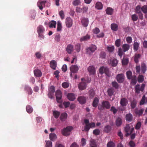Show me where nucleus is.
Masks as SVG:
<instances>
[{"instance_id":"obj_10","label":"nucleus","mask_w":147,"mask_h":147,"mask_svg":"<svg viewBox=\"0 0 147 147\" xmlns=\"http://www.w3.org/2000/svg\"><path fill=\"white\" fill-rule=\"evenodd\" d=\"M78 100L80 104H84L86 102V98L85 96H80L78 98Z\"/></svg>"},{"instance_id":"obj_25","label":"nucleus","mask_w":147,"mask_h":147,"mask_svg":"<svg viewBox=\"0 0 147 147\" xmlns=\"http://www.w3.org/2000/svg\"><path fill=\"white\" fill-rule=\"evenodd\" d=\"M57 66L56 62L55 60L52 61L50 63V66L52 69L55 70Z\"/></svg>"},{"instance_id":"obj_27","label":"nucleus","mask_w":147,"mask_h":147,"mask_svg":"<svg viewBox=\"0 0 147 147\" xmlns=\"http://www.w3.org/2000/svg\"><path fill=\"white\" fill-rule=\"evenodd\" d=\"M147 102V98H146L145 96L144 95L140 102V105H144L145 103H146Z\"/></svg>"},{"instance_id":"obj_45","label":"nucleus","mask_w":147,"mask_h":147,"mask_svg":"<svg viewBox=\"0 0 147 147\" xmlns=\"http://www.w3.org/2000/svg\"><path fill=\"white\" fill-rule=\"evenodd\" d=\"M122 123L121 119V118H118L116 121V124L117 126H120Z\"/></svg>"},{"instance_id":"obj_11","label":"nucleus","mask_w":147,"mask_h":147,"mask_svg":"<svg viewBox=\"0 0 147 147\" xmlns=\"http://www.w3.org/2000/svg\"><path fill=\"white\" fill-rule=\"evenodd\" d=\"M71 72L75 73L77 72L79 69V68L77 65H72L70 67Z\"/></svg>"},{"instance_id":"obj_14","label":"nucleus","mask_w":147,"mask_h":147,"mask_svg":"<svg viewBox=\"0 0 147 147\" xmlns=\"http://www.w3.org/2000/svg\"><path fill=\"white\" fill-rule=\"evenodd\" d=\"M128 100L126 98H123L121 99L120 104L121 105L122 107H125L126 106Z\"/></svg>"},{"instance_id":"obj_43","label":"nucleus","mask_w":147,"mask_h":147,"mask_svg":"<svg viewBox=\"0 0 147 147\" xmlns=\"http://www.w3.org/2000/svg\"><path fill=\"white\" fill-rule=\"evenodd\" d=\"M141 71L143 74L145 73L146 70V65L144 63H142L141 64Z\"/></svg>"},{"instance_id":"obj_18","label":"nucleus","mask_w":147,"mask_h":147,"mask_svg":"<svg viewBox=\"0 0 147 147\" xmlns=\"http://www.w3.org/2000/svg\"><path fill=\"white\" fill-rule=\"evenodd\" d=\"M81 22L83 26L84 27H86L88 24V19L87 18H83L81 20Z\"/></svg>"},{"instance_id":"obj_54","label":"nucleus","mask_w":147,"mask_h":147,"mask_svg":"<svg viewBox=\"0 0 147 147\" xmlns=\"http://www.w3.org/2000/svg\"><path fill=\"white\" fill-rule=\"evenodd\" d=\"M93 133L96 135H99L100 134V130L98 129H96L93 131Z\"/></svg>"},{"instance_id":"obj_57","label":"nucleus","mask_w":147,"mask_h":147,"mask_svg":"<svg viewBox=\"0 0 147 147\" xmlns=\"http://www.w3.org/2000/svg\"><path fill=\"white\" fill-rule=\"evenodd\" d=\"M61 29L62 26L60 22H58L57 30L58 31H59L61 30Z\"/></svg>"},{"instance_id":"obj_6","label":"nucleus","mask_w":147,"mask_h":147,"mask_svg":"<svg viewBox=\"0 0 147 147\" xmlns=\"http://www.w3.org/2000/svg\"><path fill=\"white\" fill-rule=\"evenodd\" d=\"M99 72L100 73L102 74L105 73L106 75L109 76V70L108 68L104 67H101L99 69Z\"/></svg>"},{"instance_id":"obj_47","label":"nucleus","mask_w":147,"mask_h":147,"mask_svg":"<svg viewBox=\"0 0 147 147\" xmlns=\"http://www.w3.org/2000/svg\"><path fill=\"white\" fill-rule=\"evenodd\" d=\"M141 55L140 54H136L134 57V61L136 63H137L139 61V59Z\"/></svg>"},{"instance_id":"obj_28","label":"nucleus","mask_w":147,"mask_h":147,"mask_svg":"<svg viewBox=\"0 0 147 147\" xmlns=\"http://www.w3.org/2000/svg\"><path fill=\"white\" fill-rule=\"evenodd\" d=\"M99 101V99L97 97H95L93 101L92 106L94 107H96L98 105Z\"/></svg>"},{"instance_id":"obj_31","label":"nucleus","mask_w":147,"mask_h":147,"mask_svg":"<svg viewBox=\"0 0 147 147\" xmlns=\"http://www.w3.org/2000/svg\"><path fill=\"white\" fill-rule=\"evenodd\" d=\"M45 30L44 27L42 25H39L37 28V32L38 33H42Z\"/></svg>"},{"instance_id":"obj_36","label":"nucleus","mask_w":147,"mask_h":147,"mask_svg":"<svg viewBox=\"0 0 147 147\" xmlns=\"http://www.w3.org/2000/svg\"><path fill=\"white\" fill-rule=\"evenodd\" d=\"M95 127V123L94 122H91L88 125V129L86 130V129H85L84 130L86 131H88L89 130V129L90 128H93Z\"/></svg>"},{"instance_id":"obj_41","label":"nucleus","mask_w":147,"mask_h":147,"mask_svg":"<svg viewBox=\"0 0 147 147\" xmlns=\"http://www.w3.org/2000/svg\"><path fill=\"white\" fill-rule=\"evenodd\" d=\"M25 90L27 91L29 94H31L32 93V90L31 87L28 86H26L25 88Z\"/></svg>"},{"instance_id":"obj_44","label":"nucleus","mask_w":147,"mask_h":147,"mask_svg":"<svg viewBox=\"0 0 147 147\" xmlns=\"http://www.w3.org/2000/svg\"><path fill=\"white\" fill-rule=\"evenodd\" d=\"M115 144L111 141L108 142L107 145V147H115Z\"/></svg>"},{"instance_id":"obj_53","label":"nucleus","mask_w":147,"mask_h":147,"mask_svg":"<svg viewBox=\"0 0 147 147\" xmlns=\"http://www.w3.org/2000/svg\"><path fill=\"white\" fill-rule=\"evenodd\" d=\"M141 10L145 14L147 13V5H144L141 7Z\"/></svg>"},{"instance_id":"obj_17","label":"nucleus","mask_w":147,"mask_h":147,"mask_svg":"<svg viewBox=\"0 0 147 147\" xmlns=\"http://www.w3.org/2000/svg\"><path fill=\"white\" fill-rule=\"evenodd\" d=\"M90 38V36L88 34H87L80 38V41L81 42H84L89 40Z\"/></svg>"},{"instance_id":"obj_49","label":"nucleus","mask_w":147,"mask_h":147,"mask_svg":"<svg viewBox=\"0 0 147 147\" xmlns=\"http://www.w3.org/2000/svg\"><path fill=\"white\" fill-rule=\"evenodd\" d=\"M81 45L79 43H78L76 44L75 47V49L76 51L79 52L80 50Z\"/></svg>"},{"instance_id":"obj_50","label":"nucleus","mask_w":147,"mask_h":147,"mask_svg":"<svg viewBox=\"0 0 147 147\" xmlns=\"http://www.w3.org/2000/svg\"><path fill=\"white\" fill-rule=\"evenodd\" d=\"M107 92L108 95L109 96H111L113 95L114 92V90L112 88H109Z\"/></svg>"},{"instance_id":"obj_33","label":"nucleus","mask_w":147,"mask_h":147,"mask_svg":"<svg viewBox=\"0 0 147 147\" xmlns=\"http://www.w3.org/2000/svg\"><path fill=\"white\" fill-rule=\"evenodd\" d=\"M144 110V109H142L139 110H138V108H136L134 110V112L136 114L138 115L139 116H140L142 115V114Z\"/></svg>"},{"instance_id":"obj_8","label":"nucleus","mask_w":147,"mask_h":147,"mask_svg":"<svg viewBox=\"0 0 147 147\" xmlns=\"http://www.w3.org/2000/svg\"><path fill=\"white\" fill-rule=\"evenodd\" d=\"M128 79L131 80V84L132 85H135L137 83V77L135 75H132Z\"/></svg>"},{"instance_id":"obj_61","label":"nucleus","mask_w":147,"mask_h":147,"mask_svg":"<svg viewBox=\"0 0 147 147\" xmlns=\"http://www.w3.org/2000/svg\"><path fill=\"white\" fill-rule=\"evenodd\" d=\"M80 3V0H75L72 3L75 6L78 5Z\"/></svg>"},{"instance_id":"obj_22","label":"nucleus","mask_w":147,"mask_h":147,"mask_svg":"<svg viewBox=\"0 0 147 147\" xmlns=\"http://www.w3.org/2000/svg\"><path fill=\"white\" fill-rule=\"evenodd\" d=\"M89 97L90 98H93L94 96L95 92L93 88H91L88 92Z\"/></svg>"},{"instance_id":"obj_39","label":"nucleus","mask_w":147,"mask_h":147,"mask_svg":"<svg viewBox=\"0 0 147 147\" xmlns=\"http://www.w3.org/2000/svg\"><path fill=\"white\" fill-rule=\"evenodd\" d=\"M111 127L109 125L106 126L104 128V131L107 133L111 131Z\"/></svg>"},{"instance_id":"obj_19","label":"nucleus","mask_w":147,"mask_h":147,"mask_svg":"<svg viewBox=\"0 0 147 147\" xmlns=\"http://www.w3.org/2000/svg\"><path fill=\"white\" fill-rule=\"evenodd\" d=\"M68 99L70 101H74L76 99L75 94L73 93H69L67 95Z\"/></svg>"},{"instance_id":"obj_51","label":"nucleus","mask_w":147,"mask_h":147,"mask_svg":"<svg viewBox=\"0 0 147 147\" xmlns=\"http://www.w3.org/2000/svg\"><path fill=\"white\" fill-rule=\"evenodd\" d=\"M114 47L113 46H107V49L109 52H111L113 51L114 50Z\"/></svg>"},{"instance_id":"obj_29","label":"nucleus","mask_w":147,"mask_h":147,"mask_svg":"<svg viewBox=\"0 0 147 147\" xmlns=\"http://www.w3.org/2000/svg\"><path fill=\"white\" fill-rule=\"evenodd\" d=\"M49 137L50 140L52 141H55L57 139V136L54 133H51L49 135Z\"/></svg>"},{"instance_id":"obj_46","label":"nucleus","mask_w":147,"mask_h":147,"mask_svg":"<svg viewBox=\"0 0 147 147\" xmlns=\"http://www.w3.org/2000/svg\"><path fill=\"white\" fill-rule=\"evenodd\" d=\"M26 110L27 112L29 113H31L33 111V109L30 105H27L26 107Z\"/></svg>"},{"instance_id":"obj_12","label":"nucleus","mask_w":147,"mask_h":147,"mask_svg":"<svg viewBox=\"0 0 147 147\" xmlns=\"http://www.w3.org/2000/svg\"><path fill=\"white\" fill-rule=\"evenodd\" d=\"M78 87L81 90H83L86 89V83L84 82H82L78 84Z\"/></svg>"},{"instance_id":"obj_34","label":"nucleus","mask_w":147,"mask_h":147,"mask_svg":"<svg viewBox=\"0 0 147 147\" xmlns=\"http://www.w3.org/2000/svg\"><path fill=\"white\" fill-rule=\"evenodd\" d=\"M126 119L127 121H131L132 120V115L131 113L127 114L126 115Z\"/></svg>"},{"instance_id":"obj_48","label":"nucleus","mask_w":147,"mask_h":147,"mask_svg":"<svg viewBox=\"0 0 147 147\" xmlns=\"http://www.w3.org/2000/svg\"><path fill=\"white\" fill-rule=\"evenodd\" d=\"M137 79L139 83H142L144 80V76L142 75H139Z\"/></svg>"},{"instance_id":"obj_9","label":"nucleus","mask_w":147,"mask_h":147,"mask_svg":"<svg viewBox=\"0 0 147 147\" xmlns=\"http://www.w3.org/2000/svg\"><path fill=\"white\" fill-rule=\"evenodd\" d=\"M65 23L67 27H71L72 25V20L70 17H67L65 20Z\"/></svg>"},{"instance_id":"obj_26","label":"nucleus","mask_w":147,"mask_h":147,"mask_svg":"<svg viewBox=\"0 0 147 147\" xmlns=\"http://www.w3.org/2000/svg\"><path fill=\"white\" fill-rule=\"evenodd\" d=\"M118 61L116 59H114L110 61V63L111 66L113 67L116 66L118 64Z\"/></svg>"},{"instance_id":"obj_55","label":"nucleus","mask_w":147,"mask_h":147,"mask_svg":"<svg viewBox=\"0 0 147 147\" xmlns=\"http://www.w3.org/2000/svg\"><path fill=\"white\" fill-rule=\"evenodd\" d=\"M106 55L105 53L103 51L101 52L99 54L100 57L102 59L105 58Z\"/></svg>"},{"instance_id":"obj_58","label":"nucleus","mask_w":147,"mask_h":147,"mask_svg":"<svg viewBox=\"0 0 147 147\" xmlns=\"http://www.w3.org/2000/svg\"><path fill=\"white\" fill-rule=\"evenodd\" d=\"M62 86L65 88H67L69 86V84L67 82H64L62 83Z\"/></svg>"},{"instance_id":"obj_42","label":"nucleus","mask_w":147,"mask_h":147,"mask_svg":"<svg viewBox=\"0 0 147 147\" xmlns=\"http://www.w3.org/2000/svg\"><path fill=\"white\" fill-rule=\"evenodd\" d=\"M84 122L85 124V126L84 127V129H86V130L88 129V125L90 123L88 119H85L84 120Z\"/></svg>"},{"instance_id":"obj_5","label":"nucleus","mask_w":147,"mask_h":147,"mask_svg":"<svg viewBox=\"0 0 147 147\" xmlns=\"http://www.w3.org/2000/svg\"><path fill=\"white\" fill-rule=\"evenodd\" d=\"M145 85L144 84H142L140 88V85L139 84H137L135 86V92L137 94H139L140 91L143 92L144 90Z\"/></svg>"},{"instance_id":"obj_13","label":"nucleus","mask_w":147,"mask_h":147,"mask_svg":"<svg viewBox=\"0 0 147 147\" xmlns=\"http://www.w3.org/2000/svg\"><path fill=\"white\" fill-rule=\"evenodd\" d=\"M73 46L69 44L67 46L66 51H67V53L69 54H71L73 51Z\"/></svg>"},{"instance_id":"obj_56","label":"nucleus","mask_w":147,"mask_h":147,"mask_svg":"<svg viewBox=\"0 0 147 147\" xmlns=\"http://www.w3.org/2000/svg\"><path fill=\"white\" fill-rule=\"evenodd\" d=\"M123 52L121 48H119L117 51V53L119 56L121 57L123 55Z\"/></svg>"},{"instance_id":"obj_32","label":"nucleus","mask_w":147,"mask_h":147,"mask_svg":"<svg viewBox=\"0 0 147 147\" xmlns=\"http://www.w3.org/2000/svg\"><path fill=\"white\" fill-rule=\"evenodd\" d=\"M133 46L134 51H136L138 50L139 46V44L137 42L134 41Z\"/></svg>"},{"instance_id":"obj_63","label":"nucleus","mask_w":147,"mask_h":147,"mask_svg":"<svg viewBox=\"0 0 147 147\" xmlns=\"http://www.w3.org/2000/svg\"><path fill=\"white\" fill-rule=\"evenodd\" d=\"M141 126V123L140 121H138L136 124L135 126V129L137 130L139 129Z\"/></svg>"},{"instance_id":"obj_24","label":"nucleus","mask_w":147,"mask_h":147,"mask_svg":"<svg viewBox=\"0 0 147 147\" xmlns=\"http://www.w3.org/2000/svg\"><path fill=\"white\" fill-rule=\"evenodd\" d=\"M122 48L124 52L127 51L130 48L129 45L127 44H125L122 46Z\"/></svg>"},{"instance_id":"obj_1","label":"nucleus","mask_w":147,"mask_h":147,"mask_svg":"<svg viewBox=\"0 0 147 147\" xmlns=\"http://www.w3.org/2000/svg\"><path fill=\"white\" fill-rule=\"evenodd\" d=\"M97 49L96 45L92 44L89 47H87L86 49V53L87 54L91 55Z\"/></svg>"},{"instance_id":"obj_16","label":"nucleus","mask_w":147,"mask_h":147,"mask_svg":"<svg viewBox=\"0 0 147 147\" xmlns=\"http://www.w3.org/2000/svg\"><path fill=\"white\" fill-rule=\"evenodd\" d=\"M102 105L104 108H105L107 109H109L111 106L110 103L107 101H103L102 102Z\"/></svg>"},{"instance_id":"obj_2","label":"nucleus","mask_w":147,"mask_h":147,"mask_svg":"<svg viewBox=\"0 0 147 147\" xmlns=\"http://www.w3.org/2000/svg\"><path fill=\"white\" fill-rule=\"evenodd\" d=\"M73 129V128L72 127L67 126L61 130V134L64 136H68L70 134V132Z\"/></svg>"},{"instance_id":"obj_38","label":"nucleus","mask_w":147,"mask_h":147,"mask_svg":"<svg viewBox=\"0 0 147 147\" xmlns=\"http://www.w3.org/2000/svg\"><path fill=\"white\" fill-rule=\"evenodd\" d=\"M95 7L98 9H102V3L100 2H98L96 4Z\"/></svg>"},{"instance_id":"obj_62","label":"nucleus","mask_w":147,"mask_h":147,"mask_svg":"<svg viewBox=\"0 0 147 147\" xmlns=\"http://www.w3.org/2000/svg\"><path fill=\"white\" fill-rule=\"evenodd\" d=\"M49 92H55V87L53 86H51L48 88Z\"/></svg>"},{"instance_id":"obj_23","label":"nucleus","mask_w":147,"mask_h":147,"mask_svg":"<svg viewBox=\"0 0 147 147\" xmlns=\"http://www.w3.org/2000/svg\"><path fill=\"white\" fill-rule=\"evenodd\" d=\"M137 101L135 100L134 99L131 102V107L132 109H134L136 107L137 104Z\"/></svg>"},{"instance_id":"obj_60","label":"nucleus","mask_w":147,"mask_h":147,"mask_svg":"<svg viewBox=\"0 0 147 147\" xmlns=\"http://www.w3.org/2000/svg\"><path fill=\"white\" fill-rule=\"evenodd\" d=\"M121 40L120 39H117L115 42V45L117 47H119L120 46Z\"/></svg>"},{"instance_id":"obj_59","label":"nucleus","mask_w":147,"mask_h":147,"mask_svg":"<svg viewBox=\"0 0 147 147\" xmlns=\"http://www.w3.org/2000/svg\"><path fill=\"white\" fill-rule=\"evenodd\" d=\"M131 18L133 21H136L138 20V18L137 15L134 14L131 16Z\"/></svg>"},{"instance_id":"obj_64","label":"nucleus","mask_w":147,"mask_h":147,"mask_svg":"<svg viewBox=\"0 0 147 147\" xmlns=\"http://www.w3.org/2000/svg\"><path fill=\"white\" fill-rule=\"evenodd\" d=\"M52 142L50 141L47 142L46 144V147H52Z\"/></svg>"},{"instance_id":"obj_4","label":"nucleus","mask_w":147,"mask_h":147,"mask_svg":"<svg viewBox=\"0 0 147 147\" xmlns=\"http://www.w3.org/2000/svg\"><path fill=\"white\" fill-rule=\"evenodd\" d=\"M124 129L126 133L125 134L126 136H127L131 134L134 131V128H132L131 129L129 125H127L126 126L124 127Z\"/></svg>"},{"instance_id":"obj_15","label":"nucleus","mask_w":147,"mask_h":147,"mask_svg":"<svg viewBox=\"0 0 147 147\" xmlns=\"http://www.w3.org/2000/svg\"><path fill=\"white\" fill-rule=\"evenodd\" d=\"M88 71L90 75H94L95 72L94 67L92 66H89L88 68Z\"/></svg>"},{"instance_id":"obj_37","label":"nucleus","mask_w":147,"mask_h":147,"mask_svg":"<svg viewBox=\"0 0 147 147\" xmlns=\"http://www.w3.org/2000/svg\"><path fill=\"white\" fill-rule=\"evenodd\" d=\"M111 28L112 30L114 31H117L118 28L117 25L116 24H112L111 25Z\"/></svg>"},{"instance_id":"obj_35","label":"nucleus","mask_w":147,"mask_h":147,"mask_svg":"<svg viewBox=\"0 0 147 147\" xmlns=\"http://www.w3.org/2000/svg\"><path fill=\"white\" fill-rule=\"evenodd\" d=\"M49 27L50 28L56 27V22L54 20H51L49 23Z\"/></svg>"},{"instance_id":"obj_3","label":"nucleus","mask_w":147,"mask_h":147,"mask_svg":"<svg viewBox=\"0 0 147 147\" xmlns=\"http://www.w3.org/2000/svg\"><path fill=\"white\" fill-rule=\"evenodd\" d=\"M55 96L56 100L57 102L59 103H62V101L61 99L62 94L61 90H57L55 92Z\"/></svg>"},{"instance_id":"obj_30","label":"nucleus","mask_w":147,"mask_h":147,"mask_svg":"<svg viewBox=\"0 0 147 147\" xmlns=\"http://www.w3.org/2000/svg\"><path fill=\"white\" fill-rule=\"evenodd\" d=\"M113 9L110 7H107L106 10V13L110 15H111L113 14Z\"/></svg>"},{"instance_id":"obj_20","label":"nucleus","mask_w":147,"mask_h":147,"mask_svg":"<svg viewBox=\"0 0 147 147\" xmlns=\"http://www.w3.org/2000/svg\"><path fill=\"white\" fill-rule=\"evenodd\" d=\"M35 76L36 77H40L42 76V73L41 71L38 69H36L34 71Z\"/></svg>"},{"instance_id":"obj_7","label":"nucleus","mask_w":147,"mask_h":147,"mask_svg":"<svg viewBox=\"0 0 147 147\" xmlns=\"http://www.w3.org/2000/svg\"><path fill=\"white\" fill-rule=\"evenodd\" d=\"M116 79L118 82H122L124 80V74H118L116 76Z\"/></svg>"},{"instance_id":"obj_21","label":"nucleus","mask_w":147,"mask_h":147,"mask_svg":"<svg viewBox=\"0 0 147 147\" xmlns=\"http://www.w3.org/2000/svg\"><path fill=\"white\" fill-rule=\"evenodd\" d=\"M67 115L66 113H62L60 117V119L62 121H65L67 118Z\"/></svg>"},{"instance_id":"obj_52","label":"nucleus","mask_w":147,"mask_h":147,"mask_svg":"<svg viewBox=\"0 0 147 147\" xmlns=\"http://www.w3.org/2000/svg\"><path fill=\"white\" fill-rule=\"evenodd\" d=\"M141 7L140 5L137 6L135 9V12L137 13H140L141 12Z\"/></svg>"},{"instance_id":"obj_40","label":"nucleus","mask_w":147,"mask_h":147,"mask_svg":"<svg viewBox=\"0 0 147 147\" xmlns=\"http://www.w3.org/2000/svg\"><path fill=\"white\" fill-rule=\"evenodd\" d=\"M53 114L55 118L57 119L59 117L60 114V113L58 111H54L53 112Z\"/></svg>"}]
</instances>
